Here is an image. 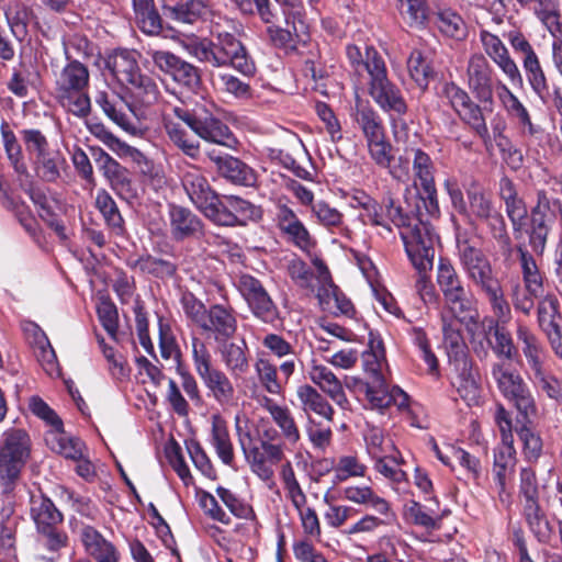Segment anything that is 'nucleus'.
<instances>
[{
	"mask_svg": "<svg viewBox=\"0 0 562 562\" xmlns=\"http://www.w3.org/2000/svg\"><path fill=\"white\" fill-rule=\"evenodd\" d=\"M177 113L184 121L187 127L202 139L228 148H234L237 144L229 127L220 119L207 113L190 111H177Z\"/></svg>",
	"mask_w": 562,
	"mask_h": 562,
	"instance_id": "dca6fc26",
	"label": "nucleus"
},
{
	"mask_svg": "<svg viewBox=\"0 0 562 562\" xmlns=\"http://www.w3.org/2000/svg\"><path fill=\"white\" fill-rule=\"evenodd\" d=\"M407 69L416 85L425 90L434 76L432 67L423 56L422 52L414 49L407 59Z\"/></svg>",
	"mask_w": 562,
	"mask_h": 562,
	"instance_id": "69168bd1",
	"label": "nucleus"
},
{
	"mask_svg": "<svg viewBox=\"0 0 562 562\" xmlns=\"http://www.w3.org/2000/svg\"><path fill=\"white\" fill-rule=\"evenodd\" d=\"M128 265L135 272L158 279L171 278L177 271V263L153 255L140 256L131 260Z\"/></svg>",
	"mask_w": 562,
	"mask_h": 562,
	"instance_id": "a18cd8bd",
	"label": "nucleus"
},
{
	"mask_svg": "<svg viewBox=\"0 0 562 562\" xmlns=\"http://www.w3.org/2000/svg\"><path fill=\"white\" fill-rule=\"evenodd\" d=\"M104 64L113 78L125 86L140 103L148 106L158 101V85L151 77L142 72L138 54L135 50L115 49L106 55Z\"/></svg>",
	"mask_w": 562,
	"mask_h": 562,
	"instance_id": "7ed1b4c3",
	"label": "nucleus"
},
{
	"mask_svg": "<svg viewBox=\"0 0 562 562\" xmlns=\"http://www.w3.org/2000/svg\"><path fill=\"white\" fill-rule=\"evenodd\" d=\"M80 538L85 550L95 562H119L120 553L115 546L106 540L97 529L86 526Z\"/></svg>",
	"mask_w": 562,
	"mask_h": 562,
	"instance_id": "72a5a7b5",
	"label": "nucleus"
},
{
	"mask_svg": "<svg viewBox=\"0 0 562 562\" xmlns=\"http://www.w3.org/2000/svg\"><path fill=\"white\" fill-rule=\"evenodd\" d=\"M194 369L209 390L210 396L222 406L232 405L235 387L225 372L212 366V356L201 339L191 340Z\"/></svg>",
	"mask_w": 562,
	"mask_h": 562,
	"instance_id": "9d476101",
	"label": "nucleus"
},
{
	"mask_svg": "<svg viewBox=\"0 0 562 562\" xmlns=\"http://www.w3.org/2000/svg\"><path fill=\"white\" fill-rule=\"evenodd\" d=\"M168 16L183 24H194L209 13V5L204 0H189L167 9Z\"/></svg>",
	"mask_w": 562,
	"mask_h": 562,
	"instance_id": "6e6d98bb",
	"label": "nucleus"
},
{
	"mask_svg": "<svg viewBox=\"0 0 562 562\" xmlns=\"http://www.w3.org/2000/svg\"><path fill=\"white\" fill-rule=\"evenodd\" d=\"M465 192L469 201V212L484 221L490 226L493 237L501 247L510 252L512 241L506 229L505 220L494 207L490 195L486 194L482 186L475 180H470L465 184Z\"/></svg>",
	"mask_w": 562,
	"mask_h": 562,
	"instance_id": "f8f14e48",
	"label": "nucleus"
},
{
	"mask_svg": "<svg viewBox=\"0 0 562 562\" xmlns=\"http://www.w3.org/2000/svg\"><path fill=\"white\" fill-rule=\"evenodd\" d=\"M30 453V437L23 429H9L0 447V486L11 495L20 480L21 470Z\"/></svg>",
	"mask_w": 562,
	"mask_h": 562,
	"instance_id": "1a4fd4ad",
	"label": "nucleus"
},
{
	"mask_svg": "<svg viewBox=\"0 0 562 562\" xmlns=\"http://www.w3.org/2000/svg\"><path fill=\"white\" fill-rule=\"evenodd\" d=\"M460 266L469 281L490 301L498 317L509 312V305L504 297L503 288L491 260L484 251L468 239L457 240Z\"/></svg>",
	"mask_w": 562,
	"mask_h": 562,
	"instance_id": "f257e3e1",
	"label": "nucleus"
},
{
	"mask_svg": "<svg viewBox=\"0 0 562 562\" xmlns=\"http://www.w3.org/2000/svg\"><path fill=\"white\" fill-rule=\"evenodd\" d=\"M351 116L366 139L371 159L382 168H390L393 159L392 145L387 140L380 114L368 101L357 98Z\"/></svg>",
	"mask_w": 562,
	"mask_h": 562,
	"instance_id": "39448f33",
	"label": "nucleus"
},
{
	"mask_svg": "<svg viewBox=\"0 0 562 562\" xmlns=\"http://www.w3.org/2000/svg\"><path fill=\"white\" fill-rule=\"evenodd\" d=\"M97 104H99L104 114L122 127L124 131L135 135L138 132V127L133 119L132 109L128 112L124 111L123 101L119 100L115 95L106 92H99L95 98Z\"/></svg>",
	"mask_w": 562,
	"mask_h": 562,
	"instance_id": "f704fd0d",
	"label": "nucleus"
},
{
	"mask_svg": "<svg viewBox=\"0 0 562 562\" xmlns=\"http://www.w3.org/2000/svg\"><path fill=\"white\" fill-rule=\"evenodd\" d=\"M420 231L406 232L404 234V246L406 254L417 270L418 278L416 280V290L423 301L429 302L435 300V289L429 280L428 272L432 269L436 240H432L427 228L419 226Z\"/></svg>",
	"mask_w": 562,
	"mask_h": 562,
	"instance_id": "6e6552de",
	"label": "nucleus"
},
{
	"mask_svg": "<svg viewBox=\"0 0 562 562\" xmlns=\"http://www.w3.org/2000/svg\"><path fill=\"white\" fill-rule=\"evenodd\" d=\"M236 286L257 318L268 324L278 319V308L258 279L241 273L236 280Z\"/></svg>",
	"mask_w": 562,
	"mask_h": 562,
	"instance_id": "f3484780",
	"label": "nucleus"
},
{
	"mask_svg": "<svg viewBox=\"0 0 562 562\" xmlns=\"http://www.w3.org/2000/svg\"><path fill=\"white\" fill-rule=\"evenodd\" d=\"M189 55L201 63L213 67H232L243 75H252L255 64L247 54L243 43L228 32H218L215 42L207 40H190L183 43Z\"/></svg>",
	"mask_w": 562,
	"mask_h": 562,
	"instance_id": "f03ea898",
	"label": "nucleus"
},
{
	"mask_svg": "<svg viewBox=\"0 0 562 562\" xmlns=\"http://www.w3.org/2000/svg\"><path fill=\"white\" fill-rule=\"evenodd\" d=\"M524 517L529 529L537 539L540 542H549L553 535V526L540 507L538 501L533 503H524Z\"/></svg>",
	"mask_w": 562,
	"mask_h": 562,
	"instance_id": "8fccbe9b",
	"label": "nucleus"
},
{
	"mask_svg": "<svg viewBox=\"0 0 562 562\" xmlns=\"http://www.w3.org/2000/svg\"><path fill=\"white\" fill-rule=\"evenodd\" d=\"M362 366L370 381L383 380L386 369V359L383 341L370 333L368 349L362 353Z\"/></svg>",
	"mask_w": 562,
	"mask_h": 562,
	"instance_id": "79ce46f5",
	"label": "nucleus"
},
{
	"mask_svg": "<svg viewBox=\"0 0 562 562\" xmlns=\"http://www.w3.org/2000/svg\"><path fill=\"white\" fill-rule=\"evenodd\" d=\"M132 159L139 168L145 183L155 191H159L167 184L166 175L161 166L156 165L143 151L133 148L125 157Z\"/></svg>",
	"mask_w": 562,
	"mask_h": 562,
	"instance_id": "de8ad7c7",
	"label": "nucleus"
},
{
	"mask_svg": "<svg viewBox=\"0 0 562 562\" xmlns=\"http://www.w3.org/2000/svg\"><path fill=\"white\" fill-rule=\"evenodd\" d=\"M210 442L218 459L231 468L235 464V450L226 422L220 416L212 417Z\"/></svg>",
	"mask_w": 562,
	"mask_h": 562,
	"instance_id": "e433bc0d",
	"label": "nucleus"
},
{
	"mask_svg": "<svg viewBox=\"0 0 562 562\" xmlns=\"http://www.w3.org/2000/svg\"><path fill=\"white\" fill-rule=\"evenodd\" d=\"M261 217V210L236 195H224L217 200L210 220L217 225H244L247 221H257Z\"/></svg>",
	"mask_w": 562,
	"mask_h": 562,
	"instance_id": "412c9836",
	"label": "nucleus"
},
{
	"mask_svg": "<svg viewBox=\"0 0 562 562\" xmlns=\"http://www.w3.org/2000/svg\"><path fill=\"white\" fill-rule=\"evenodd\" d=\"M36 176L47 182H55L60 177V170L66 161L61 154L53 150L32 162Z\"/></svg>",
	"mask_w": 562,
	"mask_h": 562,
	"instance_id": "680f3d73",
	"label": "nucleus"
},
{
	"mask_svg": "<svg viewBox=\"0 0 562 562\" xmlns=\"http://www.w3.org/2000/svg\"><path fill=\"white\" fill-rule=\"evenodd\" d=\"M367 72L368 93L376 105L385 113L404 115L408 109L405 98L401 89L389 79L384 59L378 52L369 53Z\"/></svg>",
	"mask_w": 562,
	"mask_h": 562,
	"instance_id": "423d86ee",
	"label": "nucleus"
},
{
	"mask_svg": "<svg viewBox=\"0 0 562 562\" xmlns=\"http://www.w3.org/2000/svg\"><path fill=\"white\" fill-rule=\"evenodd\" d=\"M92 158L111 189L123 200L131 202L138 196L137 188L127 168L100 147H91Z\"/></svg>",
	"mask_w": 562,
	"mask_h": 562,
	"instance_id": "4468645a",
	"label": "nucleus"
},
{
	"mask_svg": "<svg viewBox=\"0 0 562 562\" xmlns=\"http://www.w3.org/2000/svg\"><path fill=\"white\" fill-rule=\"evenodd\" d=\"M45 441L50 450L66 459L79 460L83 457V442L67 435L64 427L59 430H48L45 435Z\"/></svg>",
	"mask_w": 562,
	"mask_h": 562,
	"instance_id": "49530a36",
	"label": "nucleus"
},
{
	"mask_svg": "<svg viewBox=\"0 0 562 562\" xmlns=\"http://www.w3.org/2000/svg\"><path fill=\"white\" fill-rule=\"evenodd\" d=\"M552 203L544 191L537 193V203L531 209L530 224L527 229L529 245L532 251L542 256L547 246L548 237L552 228Z\"/></svg>",
	"mask_w": 562,
	"mask_h": 562,
	"instance_id": "4be33fe9",
	"label": "nucleus"
},
{
	"mask_svg": "<svg viewBox=\"0 0 562 562\" xmlns=\"http://www.w3.org/2000/svg\"><path fill=\"white\" fill-rule=\"evenodd\" d=\"M491 375L499 393L525 419L537 415V403L530 386L509 362L505 360L493 362Z\"/></svg>",
	"mask_w": 562,
	"mask_h": 562,
	"instance_id": "0eeeda50",
	"label": "nucleus"
},
{
	"mask_svg": "<svg viewBox=\"0 0 562 562\" xmlns=\"http://www.w3.org/2000/svg\"><path fill=\"white\" fill-rule=\"evenodd\" d=\"M258 402L269 413L285 442L295 446L301 440V432L290 408L278 404L266 395L259 397Z\"/></svg>",
	"mask_w": 562,
	"mask_h": 562,
	"instance_id": "7c9ffc66",
	"label": "nucleus"
},
{
	"mask_svg": "<svg viewBox=\"0 0 562 562\" xmlns=\"http://www.w3.org/2000/svg\"><path fill=\"white\" fill-rule=\"evenodd\" d=\"M31 516L34 520L37 531H48L63 521L61 513L55 507L54 503L43 496H32Z\"/></svg>",
	"mask_w": 562,
	"mask_h": 562,
	"instance_id": "a19ab883",
	"label": "nucleus"
},
{
	"mask_svg": "<svg viewBox=\"0 0 562 562\" xmlns=\"http://www.w3.org/2000/svg\"><path fill=\"white\" fill-rule=\"evenodd\" d=\"M436 23L439 31L447 37L463 41L468 36V29L462 16L451 9H443L437 13Z\"/></svg>",
	"mask_w": 562,
	"mask_h": 562,
	"instance_id": "bf43d9fd",
	"label": "nucleus"
},
{
	"mask_svg": "<svg viewBox=\"0 0 562 562\" xmlns=\"http://www.w3.org/2000/svg\"><path fill=\"white\" fill-rule=\"evenodd\" d=\"M1 139L8 160L13 167L14 171L22 176H27V166L24 160L22 147L5 121H2L0 126Z\"/></svg>",
	"mask_w": 562,
	"mask_h": 562,
	"instance_id": "864d4df0",
	"label": "nucleus"
},
{
	"mask_svg": "<svg viewBox=\"0 0 562 562\" xmlns=\"http://www.w3.org/2000/svg\"><path fill=\"white\" fill-rule=\"evenodd\" d=\"M220 351L222 361L227 371L234 379H238L246 374L249 370V360L247 357V346L236 345L234 342L223 341Z\"/></svg>",
	"mask_w": 562,
	"mask_h": 562,
	"instance_id": "09e8293b",
	"label": "nucleus"
},
{
	"mask_svg": "<svg viewBox=\"0 0 562 562\" xmlns=\"http://www.w3.org/2000/svg\"><path fill=\"white\" fill-rule=\"evenodd\" d=\"M342 498L356 505H363L382 516L391 512L390 503L379 496L369 485H348L341 491Z\"/></svg>",
	"mask_w": 562,
	"mask_h": 562,
	"instance_id": "c9c22d12",
	"label": "nucleus"
},
{
	"mask_svg": "<svg viewBox=\"0 0 562 562\" xmlns=\"http://www.w3.org/2000/svg\"><path fill=\"white\" fill-rule=\"evenodd\" d=\"M400 13L411 27L422 29L428 19L426 0H398Z\"/></svg>",
	"mask_w": 562,
	"mask_h": 562,
	"instance_id": "338daca9",
	"label": "nucleus"
},
{
	"mask_svg": "<svg viewBox=\"0 0 562 562\" xmlns=\"http://www.w3.org/2000/svg\"><path fill=\"white\" fill-rule=\"evenodd\" d=\"M170 231L176 239H184L201 233L202 223L190 210L171 205L169 210Z\"/></svg>",
	"mask_w": 562,
	"mask_h": 562,
	"instance_id": "58836bf2",
	"label": "nucleus"
},
{
	"mask_svg": "<svg viewBox=\"0 0 562 562\" xmlns=\"http://www.w3.org/2000/svg\"><path fill=\"white\" fill-rule=\"evenodd\" d=\"M437 284L443 295L449 313L458 315L463 321L472 319L477 315L460 276L447 259L441 258L438 262Z\"/></svg>",
	"mask_w": 562,
	"mask_h": 562,
	"instance_id": "9b49d317",
	"label": "nucleus"
},
{
	"mask_svg": "<svg viewBox=\"0 0 562 562\" xmlns=\"http://www.w3.org/2000/svg\"><path fill=\"white\" fill-rule=\"evenodd\" d=\"M177 111H188L187 109L176 106L170 113L162 117V125L169 142L180 149L186 156L196 159L200 155V144L190 138L184 126V121L178 116Z\"/></svg>",
	"mask_w": 562,
	"mask_h": 562,
	"instance_id": "bb28decb",
	"label": "nucleus"
},
{
	"mask_svg": "<svg viewBox=\"0 0 562 562\" xmlns=\"http://www.w3.org/2000/svg\"><path fill=\"white\" fill-rule=\"evenodd\" d=\"M468 85L475 98L485 104L493 103L494 88H497L495 71L487 58L481 54H472L467 66Z\"/></svg>",
	"mask_w": 562,
	"mask_h": 562,
	"instance_id": "aec40b11",
	"label": "nucleus"
},
{
	"mask_svg": "<svg viewBox=\"0 0 562 562\" xmlns=\"http://www.w3.org/2000/svg\"><path fill=\"white\" fill-rule=\"evenodd\" d=\"M516 464L514 443H501L494 450L493 474L499 488V494L506 491L507 480L512 476Z\"/></svg>",
	"mask_w": 562,
	"mask_h": 562,
	"instance_id": "c03bdc74",
	"label": "nucleus"
},
{
	"mask_svg": "<svg viewBox=\"0 0 562 562\" xmlns=\"http://www.w3.org/2000/svg\"><path fill=\"white\" fill-rule=\"evenodd\" d=\"M442 97L449 102L460 119L482 138L488 137V128L482 109L475 104L467 91L453 82L446 83Z\"/></svg>",
	"mask_w": 562,
	"mask_h": 562,
	"instance_id": "6ab92c4d",
	"label": "nucleus"
},
{
	"mask_svg": "<svg viewBox=\"0 0 562 562\" xmlns=\"http://www.w3.org/2000/svg\"><path fill=\"white\" fill-rule=\"evenodd\" d=\"M283 8L288 27L269 26L268 33L272 43L284 49H295L296 44L308 38V24L304 20L303 5L300 0H276Z\"/></svg>",
	"mask_w": 562,
	"mask_h": 562,
	"instance_id": "ddd939ff",
	"label": "nucleus"
},
{
	"mask_svg": "<svg viewBox=\"0 0 562 562\" xmlns=\"http://www.w3.org/2000/svg\"><path fill=\"white\" fill-rule=\"evenodd\" d=\"M451 369L454 373L452 385L458 394L468 405L477 404L481 397V387L472 361L459 362V364L452 366Z\"/></svg>",
	"mask_w": 562,
	"mask_h": 562,
	"instance_id": "473e14b6",
	"label": "nucleus"
},
{
	"mask_svg": "<svg viewBox=\"0 0 562 562\" xmlns=\"http://www.w3.org/2000/svg\"><path fill=\"white\" fill-rule=\"evenodd\" d=\"M530 380L538 392L546 394L550 400L562 403V382L544 364L530 371Z\"/></svg>",
	"mask_w": 562,
	"mask_h": 562,
	"instance_id": "4d7b16f0",
	"label": "nucleus"
},
{
	"mask_svg": "<svg viewBox=\"0 0 562 562\" xmlns=\"http://www.w3.org/2000/svg\"><path fill=\"white\" fill-rule=\"evenodd\" d=\"M148 55L157 68L170 75L178 83L189 89H194L200 85V71L192 64L166 50H149Z\"/></svg>",
	"mask_w": 562,
	"mask_h": 562,
	"instance_id": "5701e85b",
	"label": "nucleus"
},
{
	"mask_svg": "<svg viewBox=\"0 0 562 562\" xmlns=\"http://www.w3.org/2000/svg\"><path fill=\"white\" fill-rule=\"evenodd\" d=\"M517 251L525 289L532 295H542L544 291V277L536 259L532 254L522 246H518Z\"/></svg>",
	"mask_w": 562,
	"mask_h": 562,
	"instance_id": "37998d69",
	"label": "nucleus"
},
{
	"mask_svg": "<svg viewBox=\"0 0 562 562\" xmlns=\"http://www.w3.org/2000/svg\"><path fill=\"white\" fill-rule=\"evenodd\" d=\"M181 186L190 201L209 218L220 199L201 168L184 164L180 170Z\"/></svg>",
	"mask_w": 562,
	"mask_h": 562,
	"instance_id": "2eb2a0df",
	"label": "nucleus"
},
{
	"mask_svg": "<svg viewBox=\"0 0 562 562\" xmlns=\"http://www.w3.org/2000/svg\"><path fill=\"white\" fill-rule=\"evenodd\" d=\"M137 25L148 35H157L162 29L154 0H132Z\"/></svg>",
	"mask_w": 562,
	"mask_h": 562,
	"instance_id": "3c124183",
	"label": "nucleus"
},
{
	"mask_svg": "<svg viewBox=\"0 0 562 562\" xmlns=\"http://www.w3.org/2000/svg\"><path fill=\"white\" fill-rule=\"evenodd\" d=\"M212 162L215 164L218 175L229 182L239 186H251L256 181L254 170L241 160L229 156L218 155L214 149L206 153Z\"/></svg>",
	"mask_w": 562,
	"mask_h": 562,
	"instance_id": "c85d7f7f",
	"label": "nucleus"
},
{
	"mask_svg": "<svg viewBox=\"0 0 562 562\" xmlns=\"http://www.w3.org/2000/svg\"><path fill=\"white\" fill-rule=\"evenodd\" d=\"M90 74L82 63L71 59L56 74L55 97L59 104L77 117H86L91 111L88 94Z\"/></svg>",
	"mask_w": 562,
	"mask_h": 562,
	"instance_id": "20e7f679",
	"label": "nucleus"
},
{
	"mask_svg": "<svg viewBox=\"0 0 562 562\" xmlns=\"http://www.w3.org/2000/svg\"><path fill=\"white\" fill-rule=\"evenodd\" d=\"M202 329L214 335L216 341H226L237 331V318L233 308L214 304L209 308Z\"/></svg>",
	"mask_w": 562,
	"mask_h": 562,
	"instance_id": "2f4dec72",
	"label": "nucleus"
},
{
	"mask_svg": "<svg viewBox=\"0 0 562 562\" xmlns=\"http://www.w3.org/2000/svg\"><path fill=\"white\" fill-rule=\"evenodd\" d=\"M522 67L532 90L540 97L547 93L549 87L537 54L522 56Z\"/></svg>",
	"mask_w": 562,
	"mask_h": 562,
	"instance_id": "774afa93",
	"label": "nucleus"
},
{
	"mask_svg": "<svg viewBox=\"0 0 562 562\" xmlns=\"http://www.w3.org/2000/svg\"><path fill=\"white\" fill-rule=\"evenodd\" d=\"M480 43L485 55L502 70L513 85H521L522 76L504 42L494 33L481 29Z\"/></svg>",
	"mask_w": 562,
	"mask_h": 562,
	"instance_id": "b1692460",
	"label": "nucleus"
},
{
	"mask_svg": "<svg viewBox=\"0 0 562 562\" xmlns=\"http://www.w3.org/2000/svg\"><path fill=\"white\" fill-rule=\"evenodd\" d=\"M2 10L12 34L21 41L26 35L30 18L27 8L21 0H8Z\"/></svg>",
	"mask_w": 562,
	"mask_h": 562,
	"instance_id": "13d9d810",
	"label": "nucleus"
},
{
	"mask_svg": "<svg viewBox=\"0 0 562 562\" xmlns=\"http://www.w3.org/2000/svg\"><path fill=\"white\" fill-rule=\"evenodd\" d=\"M255 372L260 385L271 395H280L283 391V381L278 375V368L268 358L260 356L254 363Z\"/></svg>",
	"mask_w": 562,
	"mask_h": 562,
	"instance_id": "5fc2aeb1",
	"label": "nucleus"
},
{
	"mask_svg": "<svg viewBox=\"0 0 562 562\" xmlns=\"http://www.w3.org/2000/svg\"><path fill=\"white\" fill-rule=\"evenodd\" d=\"M296 396L300 401L301 409L311 417L314 413L327 422H333L335 411L328 401L312 385L303 384L296 389Z\"/></svg>",
	"mask_w": 562,
	"mask_h": 562,
	"instance_id": "4c0bfd02",
	"label": "nucleus"
},
{
	"mask_svg": "<svg viewBox=\"0 0 562 562\" xmlns=\"http://www.w3.org/2000/svg\"><path fill=\"white\" fill-rule=\"evenodd\" d=\"M517 340L520 344L521 351L527 360L530 371L544 364L543 346L528 327L522 325L518 326Z\"/></svg>",
	"mask_w": 562,
	"mask_h": 562,
	"instance_id": "603ef678",
	"label": "nucleus"
},
{
	"mask_svg": "<svg viewBox=\"0 0 562 562\" xmlns=\"http://www.w3.org/2000/svg\"><path fill=\"white\" fill-rule=\"evenodd\" d=\"M95 206L103 215L108 226L115 231L116 234H121L124 220L115 201L106 190L101 189L97 192Z\"/></svg>",
	"mask_w": 562,
	"mask_h": 562,
	"instance_id": "e2e57ef3",
	"label": "nucleus"
},
{
	"mask_svg": "<svg viewBox=\"0 0 562 562\" xmlns=\"http://www.w3.org/2000/svg\"><path fill=\"white\" fill-rule=\"evenodd\" d=\"M476 318L473 317L469 321L461 319L458 315L451 314H442V333H443V341L447 350V355L449 358V366H456L463 362H469L471 359L468 355V348L461 335V325L465 324L467 326L476 325Z\"/></svg>",
	"mask_w": 562,
	"mask_h": 562,
	"instance_id": "393cba45",
	"label": "nucleus"
},
{
	"mask_svg": "<svg viewBox=\"0 0 562 562\" xmlns=\"http://www.w3.org/2000/svg\"><path fill=\"white\" fill-rule=\"evenodd\" d=\"M308 378L339 407L342 409L349 407V401L344 391L342 383L327 366L313 360L308 370Z\"/></svg>",
	"mask_w": 562,
	"mask_h": 562,
	"instance_id": "c756f323",
	"label": "nucleus"
},
{
	"mask_svg": "<svg viewBox=\"0 0 562 562\" xmlns=\"http://www.w3.org/2000/svg\"><path fill=\"white\" fill-rule=\"evenodd\" d=\"M411 153L413 156V172L424 193L423 204L429 214H435L438 211V204L434 162L429 155L422 149H412Z\"/></svg>",
	"mask_w": 562,
	"mask_h": 562,
	"instance_id": "a878e982",
	"label": "nucleus"
},
{
	"mask_svg": "<svg viewBox=\"0 0 562 562\" xmlns=\"http://www.w3.org/2000/svg\"><path fill=\"white\" fill-rule=\"evenodd\" d=\"M538 324L542 331L546 334L559 327L558 318H560V302L555 294H542L538 302Z\"/></svg>",
	"mask_w": 562,
	"mask_h": 562,
	"instance_id": "052dcab7",
	"label": "nucleus"
},
{
	"mask_svg": "<svg viewBox=\"0 0 562 562\" xmlns=\"http://www.w3.org/2000/svg\"><path fill=\"white\" fill-rule=\"evenodd\" d=\"M313 265L317 269L316 296L322 308L335 315L351 316L353 305L339 288L334 284L330 272L324 261L315 257Z\"/></svg>",
	"mask_w": 562,
	"mask_h": 562,
	"instance_id": "a211bd4d",
	"label": "nucleus"
},
{
	"mask_svg": "<svg viewBox=\"0 0 562 562\" xmlns=\"http://www.w3.org/2000/svg\"><path fill=\"white\" fill-rule=\"evenodd\" d=\"M276 222L279 229L296 247L304 251L312 248L313 240L307 228L286 204L279 203L277 205Z\"/></svg>",
	"mask_w": 562,
	"mask_h": 562,
	"instance_id": "cd10ccee",
	"label": "nucleus"
},
{
	"mask_svg": "<svg viewBox=\"0 0 562 562\" xmlns=\"http://www.w3.org/2000/svg\"><path fill=\"white\" fill-rule=\"evenodd\" d=\"M374 469L392 483L406 481V473L400 468L404 462L400 451H393L374 460Z\"/></svg>",
	"mask_w": 562,
	"mask_h": 562,
	"instance_id": "0e129e2a",
	"label": "nucleus"
},
{
	"mask_svg": "<svg viewBox=\"0 0 562 562\" xmlns=\"http://www.w3.org/2000/svg\"><path fill=\"white\" fill-rule=\"evenodd\" d=\"M385 214L384 218L386 217L390 220L393 224H395L397 227H401V237L404 240V234L406 232L415 231V228L420 231L419 226H425L427 228L430 237L432 240H437V236L434 233L432 227L429 225L428 222L424 221L422 218V214L417 216H409L407 214H404L402 211V207L398 205H395V202L393 198L389 196L384 200V207Z\"/></svg>",
	"mask_w": 562,
	"mask_h": 562,
	"instance_id": "ea45409f",
	"label": "nucleus"
}]
</instances>
